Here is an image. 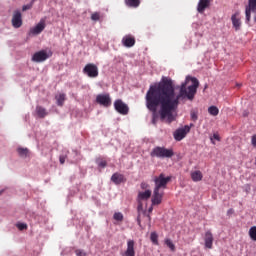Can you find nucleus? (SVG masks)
Listing matches in <instances>:
<instances>
[{
    "mask_svg": "<svg viewBox=\"0 0 256 256\" xmlns=\"http://www.w3.org/2000/svg\"><path fill=\"white\" fill-rule=\"evenodd\" d=\"M148 212H149V213H152V212H153V206H151V207L148 209Z\"/></svg>",
    "mask_w": 256,
    "mask_h": 256,
    "instance_id": "obj_38",
    "label": "nucleus"
},
{
    "mask_svg": "<svg viewBox=\"0 0 256 256\" xmlns=\"http://www.w3.org/2000/svg\"><path fill=\"white\" fill-rule=\"evenodd\" d=\"M45 27H47V23L45 18H42L39 23H37L33 28V35H41L43 31H45Z\"/></svg>",
    "mask_w": 256,
    "mask_h": 256,
    "instance_id": "obj_11",
    "label": "nucleus"
},
{
    "mask_svg": "<svg viewBox=\"0 0 256 256\" xmlns=\"http://www.w3.org/2000/svg\"><path fill=\"white\" fill-rule=\"evenodd\" d=\"M155 183L153 195H152V205H161V201H163L164 189H167V183L171 181V176H165V174H160L159 176H155L153 178Z\"/></svg>",
    "mask_w": 256,
    "mask_h": 256,
    "instance_id": "obj_2",
    "label": "nucleus"
},
{
    "mask_svg": "<svg viewBox=\"0 0 256 256\" xmlns=\"http://www.w3.org/2000/svg\"><path fill=\"white\" fill-rule=\"evenodd\" d=\"M75 253H76L77 256H85V255H87L85 253V251H83V250H76Z\"/></svg>",
    "mask_w": 256,
    "mask_h": 256,
    "instance_id": "obj_33",
    "label": "nucleus"
},
{
    "mask_svg": "<svg viewBox=\"0 0 256 256\" xmlns=\"http://www.w3.org/2000/svg\"><path fill=\"white\" fill-rule=\"evenodd\" d=\"M152 191L151 190H144V191H139L138 192V209H143V205L146 201H149V199H151V195H152Z\"/></svg>",
    "mask_w": 256,
    "mask_h": 256,
    "instance_id": "obj_4",
    "label": "nucleus"
},
{
    "mask_svg": "<svg viewBox=\"0 0 256 256\" xmlns=\"http://www.w3.org/2000/svg\"><path fill=\"white\" fill-rule=\"evenodd\" d=\"M83 73L90 78L99 77V68H97V65L90 63L84 67Z\"/></svg>",
    "mask_w": 256,
    "mask_h": 256,
    "instance_id": "obj_8",
    "label": "nucleus"
},
{
    "mask_svg": "<svg viewBox=\"0 0 256 256\" xmlns=\"http://www.w3.org/2000/svg\"><path fill=\"white\" fill-rule=\"evenodd\" d=\"M97 165H98V167L105 168V167H107V161H105L103 159H98L97 160Z\"/></svg>",
    "mask_w": 256,
    "mask_h": 256,
    "instance_id": "obj_30",
    "label": "nucleus"
},
{
    "mask_svg": "<svg viewBox=\"0 0 256 256\" xmlns=\"http://www.w3.org/2000/svg\"><path fill=\"white\" fill-rule=\"evenodd\" d=\"M199 88V80L197 78L187 76L184 83L181 84L179 93H175L173 80L163 77L158 84L151 85L146 93V107L152 111L153 115L159 109L161 119L167 123L175 121V111L179 107L181 101L189 99L193 101Z\"/></svg>",
    "mask_w": 256,
    "mask_h": 256,
    "instance_id": "obj_1",
    "label": "nucleus"
},
{
    "mask_svg": "<svg viewBox=\"0 0 256 256\" xmlns=\"http://www.w3.org/2000/svg\"><path fill=\"white\" fill-rule=\"evenodd\" d=\"M236 87H241V84H236Z\"/></svg>",
    "mask_w": 256,
    "mask_h": 256,
    "instance_id": "obj_40",
    "label": "nucleus"
},
{
    "mask_svg": "<svg viewBox=\"0 0 256 256\" xmlns=\"http://www.w3.org/2000/svg\"><path fill=\"white\" fill-rule=\"evenodd\" d=\"M122 256H135V241L134 240H127V249L122 254Z\"/></svg>",
    "mask_w": 256,
    "mask_h": 256,
    "instance_id": "obj_12",
    "label": "nucleus"
},
{
    "mask_svg": "<svg viewBox=\"0 0 256 256\" xmlns=\"http://www.w3.org/2000/svg\"><path fill=\"white\" fill-rule=\"evenodd\" d=\"M151 157H158V159H165L173 157V149H167L165 147H155L150 153Z\"/></svg>",
    "mask_w": 256,
    "mask_h": 256,
    "instance_id": "obj_3",
    "label": "nucleus"
},
{
    "mask_svg": "<svg viewBox=\"0 0 256 256\" xmlns=\"http://www.w3.org/2000/svg\"><path fill=\"white\" fill-rule=\"evenodd\" d=\"M150 241L153 245H159V235H157V232H152L150 234Z\"/></svg>",
    "mask_w": 256,
    "mask_h": 256,
    "instance_id": "obj_22",
    "label": "nucleus"
},
{
    "mask_svg": "<svg viewBox=\"0 0 256 256\" xmlns=\"http://www.w3.org/2000/svg\"><path fill=\"white\" fill-rule=\"evenodd\" d=\"M60 163L63 165L65 163V156H60Z\"/></svg>",
    "mask_w": 256,
    "mask_h": 256,
    "instance_id": "obj_37",
    "label": "nucleus"
},
{
    "mask_svg": "<svg viewBox=\"0 0 256 256\" xmlns=\"http://www.w3.org/2000/svg\"><path fill=\"white\" fill-rule=\"evenodd\" d=\"M127 7H138L141 5V0H125Z\"/></svg>",
    "mask_w": 256,
    "mask_h": 256,
    "instance_id": "obj_21",
    "label": "nucleus"
},
{
    "mask_svg": "<svg viewBox=\"0 0 256 256\" xmlns=\"http://www.w3.org/2000/svg\"><path fill=\"white\" fill-rule=\"evenodd\" d=\"M30 33H33V29H30Z\"/></svg>",
    "mask_w": 256,
    "mask_h": 256,
    "instance_id": "obj_43",
    "label": "nucleus"
},
{
    "mask_svg": "<svg viewBox=\"0 0 256 256\" xmlns=\"http://www.w3.org/2000/svg\"><path fill=\"white\" fill-rule=\"evenodd\" d=\"M52 55L53 52H51V50H41L33 55V61L41 63L42 61H47V59H49V57H51Z\"/></svg>",
    "mask_w": 256,
    "mask_h": 256,
    "instance_id": "obj_7",
    "label": "nucleus"
},
{
    "mask_svg": "<svg viewBox=\"0 0 256 256\" xmlns=\"http://www.w3.org/2000/svg\"><path fill=\"white\" fill-rule=\"evenodd\" d=\"M190 175L192 181H194L195 183L202 181L203 179V173L199 170L192 171Z\"/></svg>",
    "mask_w": 256,
    "mask_h": 256,
    "instance_id": "obj_18",
    "label": "nucleus"
},
{
    "mask_svg": "<svg viewBox=\"0 0 256 256\" xmlns=\"http://www.w3.org/2000/svg\"><path fill=\"white\" fill-rule=\"evenodd\" d=\"M204 243L206 249H213V233L208 230L204 236Z\"/></svg>",
    "mask_w": 256,
    "mask_h": 256,
    "instance_id": "obj_14",
    "label": "nucleus"
},
{
    "mask_svg": "<svg viewBox=\"0 0 256 256\" xmlns=\"http://www.w3.org/2000/svg\"><path fill=\"white\" fill-rule=\"evenodd\" d=\"M251 143H252L253 147H256V135L255 134L251 138Z\"/></svg>",
    "mask_w": 256,
    "mask_h": 256,
    "instance_id": "obj_36",
    "label": "nucleus"
},
{
    "mask_svg": "<svg viewBox=\"0 0 256 256\" xmlns=\"http://www.w3.org/2000/svg\"><path fill=\"white\" fill-rule=\"evenodd\" d=\"M138 223L140 224L141 223V220L138 218Z\"/></svg>",
    "mask_w": 256,
    "mask_h": 256,
    "instance_id": "obj_42",
    "label": "nucleus"
},
{
    "mask_svg": "<svg viewBox=\"0 0 256 256\" xmlns=\"http://www.w3.org/2000/svg\"><path fill=\"white\" fill-rule=\"evenodd\" d=\"M191 127H193V124L189 125H185L182 128L177 129L174 132V139L176 141H182V139H185V137L187 136V133H189V131H191Z\"/></svg>",
    "mask_w": 256,
    "mask_h": 256,
    "instance_id": "obj_5",
    "label": "nucleus"
},
{
    "mask_svg": "<svg viewBox=\"0 0 256 256\" xmlns=\"http://www.w3.org/2000/svg\"><path fill=\"white\" fill-rule=\"evenodd\" d=\"M32 5L31 4H27V5H24L22 7V11H29V9H31Z\"/></svg>",
    "mask_w": 256,
    "mask_h": 256,
    "instance_id": "obj_35",
    "label": "nucleus"
},
{
    "mask_svg": "<svg viewBox=\"0 0 256 256\" xmlns=\"http://www.w3.org/2000/svg\"><path fill=\"white\" fill-rule=\"evenodd\" d=\"M56 101H57V105L62 107L63 103H65V94L56 95Z\"/></svg>",
    "mask_w": 256,
    "mask_h": 256,
    "instance_id": "obj_24",
    "label": "nucleus"
},
{
    "mask_svg": "<svg viewBox=\"0 0 256 256\" xmlns=\"http://www.w3.org/2000/svg\"><path fill=\"white\" fill-rule=\"evenodd\" d=\"M16 227H17V229H19V231H25V229H27V224L26 223H17Z\"/></svg>",
    "mask_w": 256,
    "mask_h": 256,
    "instance_id": "obj_29",
    "label": "nucleus"
},
{
    "mask_svg": "<svg viewBox=\"0 0 256 256\" xmlns=\"http://www.w3.org/2000/svg\"><path fill=\"white\" fill-rule=\"evenodd\" d=\"M122 45H124V47H133V45H135V37L131 35L124 36L122 39Z\"/></svg>",
    "mask_w": 256,
    "mask_h": 256,
    "instance_id": "obj_17",
    "label": "nucleus"
},
{
    "mask_svg": "<svg viewBox=\"0 0 256 256\" xmlns=\"http://www.w3.org/2000/svg\"><path fill=\"white\" fill-rule=\"evenodd\" d=\"M97 103L103 107H111V96L109 94H100L96 97Z\"/></svg>",
    "mask_w": 256,
    "mask_h": 256,
    "instance_id": "obj_10",
    "label": "nucleus"
},
{
    "mask_svg": "<svg viewBox=\"0 0 256 256\" xmlns=\"http://www.w3.org/2000/svg\"><path fill=\"white\" fill-rule=\"evenodd\" d=\"M249 236L252 239V241H256V226L250 228Z\"/></svg>",
    "mask_w": 256,
    "mask_h": 256,
    "instance_id": "obj_25",
    "label": "nucleus"
},
{
    "mask_svg": "<svg viewBox=\"0 0 256 256\" xmlns=\"http://www.w3.org/2000/svg\"><path fill=\"white\" fill-rule=\"evenodd\" d=\"M1 193H3V190H2V191H0V195H1Z\"/></svg>",
    "mask_w": 256,
    "mask_h": 256,
    "instance_id": "obj_45",
    "label": "nucleus"
},
{
    "mask_svg": "<svg viewBox=\"0 0 256 256\" xmlns=\"http://www.w3.org/2000/svg\"><path fill=\"white\" fill-rule=\"evenodd\" d=\"M114 108L117 113L120 115H128L129 114V106L123 102V100L118 99L114 102Z\"/></svg>",
    "mask_w": 256,
    "mask_h": 256,
    "instance_id": "obj_9",
    "label": "nucleus"
},
{
    "mask_svg": "<svg viewBox=\"0 0 256 256\" xmlns=\"http://www.w3.org/2000/svg\"><path fill=\"white\" fill-rule=\"evenodd\" d=\"M91 19L92 21H99V19H101V15L99 14V12H95L91 15Z\"/></svg>",
    "mask_w": 256,
    "mask_h": 256,
    "instance_id": "obj_31",
    "label": "nucleus"
},
{
    "mask_svg": "<svg viewBox=\"0 0 256 256\" xmlns=\"http://www.w3.org/2000/svg\"><path fill=\"white\" fill-rule=\"evenodd\" d=\"M111 182L115 183V185H121V183H125V176L120 173H114L111 177Z\"/></svg>",
    "mask_w": 256,
    "mask_h": 256,
    "instance_id": "obj_16",
    "label": "nucleus"
},
{
    "mask_svg": "<svg viewBox=\"0 0 256 256\" xmlns=\"http://www.w3.org/2000/svg\"><path fill=\"white\" fill-rule=\"evenodd\" d=\"M140 187H141L142 191L150 190V186H149V184L147 182H142L140 184Z\"/></svg>",
    "mask_w": 256,
    "mask_h": 256,
    "instance_id": "obj_32",
    "label": "nucleus"
},
{
    "mask_svg": "<svg viewBox=\"0 0 256 256\" xmlns=\"http://www.w3.org/2000/svg\"><path fill=\"white\" fill-rule=\"evenodd\" d=\"M164 243L166 247L170 248V251H175V244H173V241H171V239H165Z\"/></svg>",
    "mask_w": 256,
    "mask_h": 256,
    "instance_id": "obj_26",
    "label": "nucleus"
},
{
    "mask_svg": "<svg viewBox=\"0 0 256 256\" xmlns=\"http://www.w3.org/2000/svg\"><path fill=\"white\" fill-rule=\"evenodd\" d=\"M153 123H155V118H153Z\"/></svg>",
    "mask_w": 256,
    "mask_h": 256,
    "instance_id": "obj_44",
    "label": "nucleus"
},
{
    "mask_svg": "<svg viewBox=\"0 0 256 256\" xmlns=\"http://www.w3.org/2000/svg\"><path fill=\"white\" fill-rule=\"evenodd\" d=\"M191 119L192 121H197L198 119L197 112H191Z\"/></svg>",
    "mask_w": 256,
    "mask_h": 256,
    "instance_id": "obj_34",
    "label": "nucleus"
},
{
    "mask_svg": "<svg viewBox=\"0 0 256 256\" xmlns=\"http://www.w3.org/2000/svg\"><path fill=\"white\" fill-rule=\"evenodd\" d=\"M211 5V0H200L197 6L198 13H205V9Z\"/></svg>",
    "mask_w": 256,
    "mask_h": 256,
    "instance_id": "obj_15",
    "label": "nucleus"
},
{
    "mask_svg": "<svg viewBox=\"0 0 256 256\" xmlns=\"http://www.w3.org/2000/svg\"><path fill=\"white\" fill-rule=\"evenodd\" d=\"M210 141L215 145V141H221V137H219V134L215 133L210 137Z\"/></svg>",
    "mask_w": 256,
    "mask_h": 256,
    "instance_id": "obj_27",
    "label": "nucleus"
},
{
    "mask_svg": "<svg viewBox=\"0 0 256 256\" xmlns=\"http://www.w3.org/2000/svg\"><path fill=\"white\" fill-rule=\"evenodd\" d=\"M113 219L115 221H123V214L121 212L114 213Z\"/></svg>",
    "mask_w": 256,
    "mask_h": 256,
    "instance_id": "obj_28",
    "label": "nucleus"
},
{
    "mask_svg": "<svg viewBox=\"0 0 256 256\" xmlns=\"http://www.w3.org/2000/svg\"><path fill=\"white\" fill-rule=\"evenodd\" d=\"M148 219H149V221H151V216L148 215Z\"/></svg>",
    "mask_w": 256,
    "mask_h": 256,
    "instance_id": "obj_41",
    "label": "nucleus"
},
{
    "mask_svg": "<svg viewBox=\"0 0 256 256\" xmlns=\"http://www.w3.org/2000/svg\"><path fill=\"white\" fill-rule=\"evenodd\" d=\"M17 153L22 159L29 157V155L31 154V152H29V149L23 147H18Z\"/></svg>",
    "mask_w": 256,
    "mask_h": 256,
    "instance_id": "obj_19",
    "label": "nucleus"
},
{
    "mask_svg": "<svg viewBox=\"0 0 256 256\" xmlns=\"http://www.w3.org/2000/svg\"><path fill=\"white\" fill-rule=\"evenodd\" d=\"M11 23L14 29H20V27L23 26V15L21 14V11L15 10L13 12Z\"/></svg>",
    "mask_w": 256,
    "mask_h": 256,
    "instance_id": "obj_6",
    "label": "nucleus"
},
{
    "mask_svg": "<svg viewBox=\"0 0 256 256\" xmlns=\"http://www.w3.org/2000/svg\"><path fill=\"white\" fill-rule=\"evenodd\" d=\"M208 113L213 115V117H217V115H219V108H217V106H210L208 108Z\"/></svg>",
    "mask_w": 256,
    "mask_h": 256,
    "instance_id": "obj_23",
    "label": "nucleus"
},
{
    "mask_svg": "<svg viewBox=\"0 0 256 256\" xmlns=\"http://www.w3.org/2000/svg\"><path fill=\"white\" fill-rule=\"evenodd\" d=\"M228 213H233V209L228 210Z\"/></svg>",
    "mask_w": 256,
    "mask_h": 256,
    "instance_id": "obj_39",
    "label": "nucleus"
},
{
    "mask_svg": "<svg viewBox=\"0 0 256 256\" xmlns=\"http://www.w3.org/2000/svg\"><path fill=\"white\" fill-rule=\"evenodd\" d=\"M240 15H241L240 12H236L231 17L232 25L236 31H239L241 29V16Z\"/></svg>",
    "mask_w": 256,
    "mask_h": 256,
    "instance_id": "obj_13",
    "label": "nucleus"
},
{
    "mask_svg": "<svg viewBox=\"0 0 256 256\" xmlns=\"http://www.w3.org/2000/svg\"><path fill=\"white\" fill-rule=\"evenodd\" d=\"M36 115L40 119H43V118L47 117V115H49V112H47V110L45 108L38 106V107H36Z\"/></svg>",
    "mask_w": 256,
    "mask_h": 256,
    "instance_id": "obj_20",
    "label": "nucleus"
}]
</instances>
